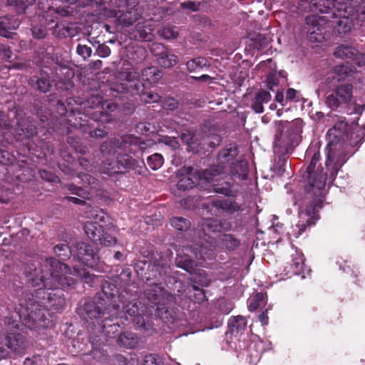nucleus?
Wrapping results in <instances>:
<instances>
[{
  "instance_id": "f03ea898",
  "label": "nucleus",
  "mask_w": 365,
  "mask_h": 365,
  "mask_svg": "<svg viewBox=\"0 0 365 365\" xmlns=\"http://www.w3.org/2000/svg\"><path fill=\"white\" fill-rule=\"evenodd\" d=\"M72 276H77L86 283H93L95 279V276L85 269L74 267L71 269L66 264L51 257L46 258L38 269H35L29 274V281L33 287L43 286V288L36 289L32 297L27 300L35 304L33 306L34 312H38L40 310L43 315L41 327L45 319L43 309L59 311L63 308L65 301L62 291L58 287L73 285L75 279Z\"/></svg>"
},
{
  "instance_id": "a19ab883",
  "label": "nucleus",
  "mask_w": 365,
  "mask_h": 365,
  "mask_svg": "<svg viewBox=\"0 0 365 365\" xmlns=\"http://www.w3.org/2000/svg\"><path fill=\"white\" fill-rule=\"evenodd\" d=\"M163 289L159 285H155L153 289L148 290V298L154 305L160 303V297L162 296Z\"/></svg>"
},
{
  "instance_id": "7c9ffc66",
  "label": "nucleus",
  "mask_w": 365,
  "mask_h": 365,
  "mask_svg": "<svg viewBox=\"0 0 365 365\" xmlns=\"http://www.w3.org/2000/svg\"><path fill=\"white\" fill-rule=\"evenodd\" d=\"M208 61L204 57H197L186 62V67L189 72H195L204 67H209Z\"/></svg>"
},
{
  "instance_id": "4468645a",
  "label": "nucleus",
  "mask_w": 365,
  "mask_h": 365,
  "mask_svg": "<svg viewBox=\"0 0 365 365\" xmlns=\"http://www.w3.org/2000/svg\"><path fill=\"white\" fill-rule=\"evenodd\" d=\"M206 208L210 209L212 215L217 216L223 212L235 213L240 210V206L231 200H212L206 206Z\"/></svg>"
},
{
  "instance_id": "de8ad7c7",
  "label": "nucleus",
  "mask_w": 365,
  "mask_h": 365,
  "mask_svg": "<svg viewBox=\"0 0 365 365\" xmlns=\"http://www.w3.org/2000/svg\"><path fill=\"white\" fill-rule=\"evenodd\" d=\"M222 241L223 245L229 249H235L240 245V242L231 235H223Z\"/></svg>"
},
{
  "instance_id": "f8f14e48",
  "label": "nucleus",
  "mask_w": 365,
  "mask_h": 365,
  "mask_svg": "<svg viewBox=\"0 0 365 365\" xmlns=\"http://www.w3.org/2000/svg\"><path fill=\"white\" fill-rule=\"evenodd\" d=\"M133 138L131 135L123 136L120 140H110L106 141L101 145V152L105 155H112L118 150H126L131 145Z\"/></svg>"
},
{
  "instance_id": "dca6fc26",
  "label": "nucleus",
  "mask_w": 365,
  "mask_h": 365,
  "mask_svg": "<svg viewBox=\"0 0 365 365\" xmlns=\"http://www.w3.org/2000/svg\"><path fill=\"white\" fill-rule=\"evenodd\" d=\"M76 255L87 267H93L96 264L98 257L90 245L78 242L76 247Z\"/></svg>"
},
{
  "instance_id": "09e8293b",
  "label": "nucleus",
  "mask_w": 365,
  "mask_h": 365,
  "mask_svg": "<svg viewBox=\"0 0 365 365\" xmlns=\"http://www.w3.org/2000/svg\"><path fill=\"white\" fill-rule=\"evenodd\" d=\"M124 312L130 317H137L139 314V307L137 302H130L123 307Z\"/></svg>"
},
{
  "instance_id": "72a5a7b5",
  "label": "nucleus",
  "mask_w": 365,
  "mask_h": 365,
  "mask_svg": "<svg viewBox=\"0 0 365 365\" xmlns=\"http://www.w3.org/2000/svg\"><path fill=\"white\" fill-rule=\"evenodd\" d=\"M66 187L68 190L71 191V192L73 194L79 196L80 197H81V198H78L76 197H70V196L66 197V199L68 202H71L77 204V205H81V204L85 203L84 199H86V197L84 196L86 192H84L83 190H82L81 188L78 187L72 184L66 185Z\"/></svg>"
},
{
  "instance_id": "774afa93",
  "label": "nucleus",
  "mask_w": 365,
  "mask_h": 365,
  "mask_svg": "<svg viewBox=\"0 0 365 365\" xmlns=\"http://www.w3.org/2000/svg\"><path fill=\"white\" fill-rule=\"evenodd\" d=\"M107 133L102 129H96L94 130L91 131L90 135L91 137L102 138L106 135Z\"/></svg>"
},
{
  "instance_id": "c756f323",
  "label": "nucleus",
  "mask_w": 365,
  "mask_h": 365,
  "mask_svg": "<svg viewBox=\"0 0 365 365\" xmlns=\"http://www.w3.org/2000/svg\"><path fill=\"white\" fill-rule=\"evenodd\" d=\"M356 54V49L346 44H341L337 46L334 52V55L337 58H353Z\"/></svg>"
},
{
  "instance_id": "4be33fe9",
  "label": "nucleus",
  "mask_w": 365,
  "mask_h": 365,
  "mask_svg": "<svg viewBox=\"0 0 365 365\" xmlns=\"http://www.w3.org/2000/svg\"><path fill=\"white\" fill-rule=\"evenodd\" d=\"M291 261L289 262L290 269L294 274H299L304 269V258L303 254L292 247L291 250Z\"/></svg>"
},
{
  "instance_id": "e433bc0d",
  "label": "nucleus",
  "mask_w": 365,
  "mask_h": 365,
  "mask_svg": "<svg viewBox=\"0 0 365 365\" xmlns=\"http://www.w3.org/2000/svg\"><path fill=\"white\" fill-rule=\"evenodd\" d=\"M158 35L167 40L175 39L178 36V28L174 26H167L158 31Z\"/></svg>"
},
{
  "instance_id": "aec40b11",
  "label": "nucleus",
  "mask_w": 365,
  "mask_h": 365,
  "mask_svg": "<svg viewBox=\"0 0 365 365\" xmlns=\"http://www.w3.org/2000/svg\"><path fill=\"white\" fill-rule=\"evenodd\" d=\"M1 341L6 349H10L14 352L20 353L25 348L24 337L19 333H9L1 339Z\"/></svg>"
},
{
  "instance_id": "8fccbe9b",
  "label": "nucleus",
  "mask_w": 365,
  "mask_h": 365,
  "mask_svg": "<svg viewBox=\"0 0 365 365\" xmlns=\"http://www.w3.org/2000/svg\"><path fill=\"white\" fill-rule=\"evenodd\" d=\"M160 99L159 95L153 92H145L141 96V100L145 103H155L159 101Z\"/></svg>"
},
{
  "instance_id": "e2e57ef3",
  "label": "nucleus",
  "mask_w": 365,
  "mask_h": 365,
  "mask_svg": "<svg viewBox=\"0 0 365 365\" xmlns=\"http://www.w3.org/2000/svg\"><path fill=\"white\" fill-rule=\"evenodd\" d=\"M33 36L36 38H43L46 35V30L42 27H34L32 29Z\"/></svg>"
},
{
  "instance_id": "3c124183",
  "label": "nucleus",
  "mask_w": 365,
  "mask_h": 365,
  "mask_svg": "<svg viewBox=\"0 0 365 365\" xmlns=\"http://www.w3.org/2000/svg\"><path fill=\"white\" fill-rule=\"evenodd\" d=\"M178 106V101L173 98H167L162 101V107L165 110H173Z\"/></svg>"
},
{
  "instance_id": "052dcab7",
  "label": "nucleus",
  "mask_w": 365,
  "mask_h": 365,
  "mask_svg": "<svg viewBox=\"0 0 365 365\" xmlns=\"http://www.w3.org/2000/svg\"><path fill=\"white\" fill-rule=\"evenodd\" d=\"M267 87L269 90L272 91L274 87L278 85V81L274 74H269L266 80Z\"/></svg>"
},
{
  "instance_id": "6ab92c4d",
  "label": "nucleus",
  "mask_w": 365,
  "mask_h": 365,
  "mask_svg": "<svg viewBox=\"0 0 365 365\" xmlns=\"http://www.w3.org/2000/svg\"><path fill=\"white\" fill-rule=\"evenodd\" d=\"M352 17L348 14H336L331 18L329 22L339 34H346L350 31L353 25Z\"/></svg>"
},
{
  "instance_id": "c85d7f7f",
  "label": "nucleus",
  "mask_w": 365,
  "mask_h": 365,
  "mask_svg": "<svg viewBox=\"0 0 365 365\" xmlns=\"http://www.w3.org/2000/svg\"><path fill=\"white\" fill-rule=\"evenodd\" d=\"M136 29L141 40L150 41L152 39L154 26L151 21L147 20L143 22H139L136 25Z\"/></svg>"
},
{
  "instance_id": "6e6552de",
  "label": "nucleus",
  "mask_w": 365,
  "mask_h": 365,
  "mask_svg": "<svg viewBox=\"0 0 365 365\" xmlns=\"http://www.w3.org/2000/svg\"><path fill=\"white\" fill-rule=\"evenodd\" d=\"M118 7L119 9L114 11V16L123 26H130L142 16V7L135 0H119Z\"/></svg>"
},
{
  "instance_id": "7ed1b4c3",
  "label": "nucleus",
  "mask_w": 365,
  "mask_h": 365,
  "mask_svg": "<svg viewBox=\"0 0 365 365\" xmlns=\"http://www.w3.org/2000/svg\"><path fill=\"white\" fill-rule=\"evenodd\" d=\"M336 0H311L304 6L305 10L324 14V16L312 15L306 18L303 31L311 42H320L323 40V25L329 23L331 18L336 14Z\"/></svg>"
},
{
  "instance_id": "680f3d73",
  "label": "nucleus",
  "mask_w": 365,
  "mask_h": 365,
  "mask_svg": "<svg viewBox=\"0 0 365 365\" xmlns=\"http://www.w3.org/2000/svg\"><path fill=\"white\" fill-rule=\"evenodd\" d=\"M0 53L3 58H6L9 61H11L12 52H11L10 48H9L4 45H1L0 46Z\"/></svg>"
},
{
  "instance_id": "b1692460",
  "label": "nucleus",
  "mask_w": 365,
  "mask_h": 365,
  "mask_svg": "<svg viewBox=\"0 0 365 365\" xmlns=\"http://www.w3.org/2000/svg\"><path fill=\"white\" fill-rule=\"evenodd\" d=\"M238 155V148L234 144H230L222 149L217 155V163L222 165H229L232 163L235 157Z\"/></svg>"
},
{
  "instance_id": "2f4dec72",
  "label": "nucleus",
  "mask_w": 365,
  "mask_h": 365,
  "mask_svg": "<svg viewBox=\"0 0 365 365\" xmlns=\"http://www.w3.org/2000/svg\"><path fill=\"white\" fill-rule=\"evenodd\" d=\"M162 77V73L155 66L145 68L142 71V78L150 83L157 82Z\"/></svg>"
},
{
  "instance_id": "473e14b6",
  "label": "nucleus",
  "mask_w": 365,
  "mask_h": 365,
  "mask_svg": "<svg viewBox=\"0 0 365 365\" xmlns=\"http://www.w3.org/2000/svg\"><path fill=\"white\" fill-rule=\"evenodd\" d=\"M178 61V57L168 51H162L158 58V63L164 68H170L175 65Z\"/></svg>"
},
{
  "instance_id": "20e7f679",
  "label": "nucleus",
  "mask_w": 365,
  "mask_h": 365,
  "mask_svg": "<svg viewBox=\"0 0 365 365\" xmlns=\"http://www.w3.org/2000/svg\"><path fill=\"white\" fill-rule=\"evenodd\" d=\"M32 302L26 301L21 303L14 312L6 316L4 324L11 329H19L20 322L30 329H38L43 315L39 311L34 312Z\"/></svg>"
},
{
  "instance_id": "ea45409f",
  "label": "nucleus",
  "mask_w": 365,
  "mask_h": 365,
  "mask_svg": "<svg viewBox=\"0 0 365 365\" xmlns=\"http://www.w3.org/2000/svg\"><path fill=\"white\" fill-rule=\"evenodd\" d=\"M170 225L178 230H186L190 226V222L181 217H173L170 220Z\"/></svg>"
},
{
  "instance_id": "58836bf2",
  "label": "nucleus",
  "mask_w": 365,
  "mask_h": 365,
  "mask_svg": "<svg viewBox=\"0 0 365 365\" xmlns=\"http://www.w3.org/2000/svg\"><path fill=\"white\" fill-rule=\"evenodd\" d=\"M36 0H8V4L14 7L17 13H24L26 9L34 4Z\"/></svg>"
},
{
  "instance_id": "603ef678",
  "label": "nucleus",
  "mask_w": 365,
  "mask_h": 365,
  "mask_svg": "<svg viewBox=\"0 0 365 365\" xmlns=\"http://www.w3.org/2000/svg\"><path fill=\"white\" fill-rule=\"evenodd\" d=\"M192 289L194 291H195V293L194 294L193 296L194 302L198 304L204 302L206 300V296L204 291L201 289H199L195 285L192 286Z\"/></svg>"
},
{
  "instance_id": "1a4fd4ad",
  "label": "nucleus",
  "mask_w": 365,
  "mask_h": 365,
  "mask_svg": "<svg viewBox=\"0 0 365 365\" xmlns=\"http://www.w3.org/2000/svg\"><path fill=\"white\" fill-rule=\"evenodd\" d=\"M64 68H57L55 73L51 72L49 73L48 71H51V69L46 68L41 71L40 73V76H34L29 79V84L34 87L35 89L38 90L39 91H41L43 93L48 92L51 87V81L57 82L56 86L58 88L60 87L59 83H61V73L58 72L60 71L62 73V71Z\"/></svg>"
},
{
  "instance_id": "bf43d9fd",
  "label": "nucleus",
  "mask_w": 365,
  "mask_h": 365,
  "mask_svg": "<svg viewBox=\"0 0 365 365\" xmlns=\"http://www.w3.org/2000/svg\"><path fill=\"white\" fill-rule=\"evenodd\" d=\"M99 241H98V244H101L105 246H111L114 244H115L116 240L114 237L108 235H103L102 233V236L100 237Z\"/></svg>"
},
{
  "instance_id": "423d86ee",
  "label": "nucleus",
  "mask_w": 365,
  "mask_h": 365,
  "mask_svg": "<svg viewBox=\"0 0 365 365\" xmlns=\"http://www.w3.org/2000/svg\"><path fill=\"white\" fill-rule=\"evenodd\" d=\"M105 303L99 302L98 304L94 302H88L85 303L83 306V310L85 312L84 319L87 321L91 320L93 319H97L101 314H105L107 313L109 317H106L105 321L102 324V329L103 331L109 334L110 331L113 333L117 331V325L113 324L112 325H107L106 322L110 317H119V306L116 304H108L106 307H105V311L103 312H101V308Z\"/></svg>"
},
{
  "instance_id": "f704fd0d",
  "label": "nucleus",
  "mask_w": 365,
  "mask_h": 365,
  "mask_svg": "<svg viewBox=\"0 0 365 365\" xmlns=\"http://www.w3.org/2000/svg\"><path fill=\"white\" fill-rule=\"evenodd\" d=\"M247 323L246 318L242 316L232 317L228 322V324L232 332L235 331L239 332L244 330L247 327Z\"/></svg>"
},
{
  "instance_id": "bb28decb",
  "label": "nucleus",
  "mask_w": 365,
  "mask_h": 365,
  "mask_svg": "<svg viewBox=\"0 0 365 365\" xmlns=\"http://www.w3.org/2000/svg\"><path fill=\"white\" fill-rule=\"evenodd\" d=\"M354 68L350 66L348 63L337 66L334 68L333 73L331 76L327 78V80L331 78L339 81L344 79L346 77L351 76L354 73Z\"/></svg>"
},
{
  "instance_id": "9b49d317",
  "label": "nucleus",
  "mask_w": 365,
  "mask_h": 365,
  "mask_svg": "<svg viewBox=\"0 0 365 365\" xmlns=\"http://www.w3.org/2000/svg\"><path fill=\"white\" fill-rule=\"evenodd\" d=\"M274 141L276 147L287 149L293 145V128L288 121L277 120L274 122Z\"/></svg>"
},
{
  "instance_id": "79ce46f5",
  "label": "nucleus",
  "mask_w": 365,
  "mask_h": 365,
  "mask_svg": "<svg viewBox=\"0 0 365 365\" xmlns=\"http://www.w3.org/2000/svg\"><path fill=\"white\" fill-rule=\"evenodd\" d=\"M147 161L150 168L153 170H156L163 165V157L159 153H155L148 156Z\"/></svg>"
},
{
  "instance_id": "39448f33",
  "label": "nucleus",
  "mask_w": 365,
  "mask_h": 365,
  "mask_svg": "<svg viewBox=\"0 0 365 365\" xmlns=\"http://www.w3.org/2000/svg\"><path fill=\"white\" fill-rule=\"evenodd\" d=\"M222 225L220 222L212 218H207L202 220L201 223L200 229H195L194 230L195 241L198 240L199 247L195 248H186L187 252L185 255H188V252H190L197 258H205L207 255V251L210 250L211 247H214L212 244V240L210 239L208 234L209 232H221Z\"/></svg>"
},
{
  "instance_id": "c9c22d12",
  "label": "nucleus",
  "mask_w": 365,
  "mask_h": 365,
  "mask_svg": "<svg viewBox=\"0 0 365 365\" xmlns=\"http://www.w3.org/2000/svg\"><path fill=\"white\" fill-rule=\"evenodd\" d=\"M118 343L125 348H133L137 344V339L132 333H124L119 335Z\"/></svg>"
},
{
  "instance_id": "49530a36",
  "label": "nucleus",
  "mask_w": 365,
  "mask_h": 365,
  "mask_svg": "<svg viewBox=\"0 0 365 365\" xmlns=\"http://www.w3.org/2000/svg\"><path fill=\"white\" fill-rule=\"evenodd\" d=\"M264 301V295L262 293H257L255 294L252 301L250 303L248 309L250 312L256 310L259 307Z\"/></svg>"
},
{
  "instance_id": "4d7b16f0",
  "label": "nucleus",
  "mask_w": 365,
  "mask_h": 365,
  "mask_svg": "<svg viewBox=\"0 0 365 365\" xmlns=\"http://www.w3.org/2000/svg\"><path fill=\"white\" fill-rule=\"evenodd\" d=\"M110 53V48L105 43L100 44L96 49V53L101 58L109 56Z\"/></svg>"
},
{
  "instance_id": "393cba45",
  "label": "nucleus",
  "mask_w": 365,
  "mask_h": 365,
  "mask_svg": "<svg viewBox=\"0 0 365 365\" xmlns=\"http://www.w3.org/2000/svg\"><path fill=\"white\" fill-rule=\"evenodd\" d=\"M20 24V21L14 16H5L0 18V35L9 37L11 31L16 30Z\"/></svg>"
},
{
  "instance_id": "a878e982",
  "label": "nucleus",
  "mask_w": 365,
  "mask_h": 365,
  "mask_svg": "<svg viewBox=\"0 0 365 365\" xmlns=\"http://www.w3.org/2000/svg\"><path fill=\"white\" fill-rule=\"evenodd\" d=\"M228 175H231L241 180L247 178L248 175V164L245 160H237L227 166Z\"/></svg>"
},
{
  "instance_id": "69168bd1",
  "label": "nucleus",
  "mask_w": 365,
  "mask_h": 365,
  "mask_svg": "<svg viewBox=\"0 0 365 365\" xmlns=\"http://www.w3.org/2000/svg\"><path fill=\"white\" fill-rule=\"evenodd\" d=\"M353 60L359 66L365 65V53H359L356 51V54L353 57Z\"/></svg>"
},
{
  "instance_id": "9d476101",
  "label": "nucleus",
  "mask_w": 365,
  "mask_h": 365,
  "mask_svg": "<svg viewBox=\"0 0 365 365\" xmlns=\"http://www.w3.org/2000/svg\"><path fill=\"white\" fill-rule=\"evenodd\" d=\"M334 9L340 14H348L359 21H365V0H336Z\"/></svg>"
},
{
  "instance_id": "5fc2aeb1",
  "label": "nucleus",
  "mask_w": 365,
  "mask_h": 365,
  "mask_svg": "<svg viewBox=\"0 0 365 365\" xmlns=\"http://www.w3.org/2000/svg\"><path fill=\"white\" fill-rule=\"evenodd\" d=\"M76 52L84 58H88L92 54V49L86 45H78Z\"/></svg>"
},
{
  "instance_id": "f3484780",
  "label": "nucleus",
  "mask_w": 365,
  "mask_h": 365,
  "mask_svg": "<svg viewBox=\"0 0 365 365\" xmlns=\"http://www.w3.org/2000/svg\"><path fill=\"white\" fill-rule=\"evenodd\" d=\"M119 77L130 83V89L133 94H139L143 84L140 82V73L134 68L121 71Z\"/></svg>"
},
{
  "instance_id": "c03bdc74",
  "label": "nucleus",
  "mask_w": 365,
  "mask_h": 365,
  "mask_svg": "<svg viewBox=\"0 0 365 365\" xmlns=\"http://www.w3.org/2000/svg\"><path fill=\"white\" fill-rule=\"evenodd\" d=\"M181 140L189 146L192 147L195 145H200L201 143H198L197 136L192 132L186 130L182 133L180 135Z\"/></svg>"
},
{
  "instance_id": "0e129e2a",
  "label": "nucleus",
  "mask_w": 365,
  "mask_h": 365,
  "mask_svg": "<svg viewBox=\"0 0 365 365\" xmlns=\"http://www.w3.org/2000/svg\"><path fill=\"white\" fill-rule=\"evenodd\" d=\"M200 4L195 1H186L181 4V7L191 11H197L199 9Z\"/></svg>"
},
{
  "instance_id": "37998d69",
  "label": "nucleus",
  "mask_w": 365,
  "mask_h": 365,
  "mask_svg": "<svg viewBox=\"0 0 365 365\" xmlns=\"http://www.w3.org/2000/svg\"><path fill=\"white\" fill-rule=\"evenodd\" d=\"M262 343L255 342L249 346L248 351L252 360H259L262 352Z\"/></svg>"
},
{
  "instance_id": "13d9d810",
  "label": "nucleus",
  "mask_w": 365,
  "mask_h": 365,
  "mask_svg": "<svg viewBox=\"0 0 365 365\" xmlns=\"http://www.w3.org/2000/svg\"><path fill=\"white\" fill-rule=\"evenodd\" d=\"M269 38L264 36L262 34H258L256 36L255 41H256V46L255 47L257 49H261L264 46H267L269 43Z\"/></svg>"
},
{
  "instance_id": "338daca9",
  "label": "nucleus",
  "mask_w": 365,
  "mask_h": 365,
  "mask_svg": "<svg viewBox=\"0 0 365 365\" xmlns=\"http://www.w3.org/2000/svg\"><path fill=\"white\" fill-rule=\"evenodd\" d=\"M79 178H81L84 183L91 185L94 183L95 178L87 173H81L78 175Z\"/></svg>"
},
{
  "instance_id": "864d4df0",
  "label": "nucleus",
  "mask_w": 365,
  "mask_h": 365,
  "mask_svg": "<svg viewBox=\"0 0 365 365\" xmlns=\"http://www.w3.org/2000/svg\"><path fill=\"white\" fill-rule=\"evenodd\" d=\"M53 250L57 255L63 256L64 257H67L68 256V253H71L72 252L67 245L63 244L56 245L53 248Z\"/></svg>"
},
{
  "instance_id": "a211bd4d",
  "label": "nucleus",
  "mask_w": 365,
  "mask_h": 365,
  "mask_svg": "<svg viewBox=\"0 0 365 365\" xmlns=\"http://www.w3.org/2000/svg\"><path fill=\"white\" fill-rule=\"evenodd\" d=\"M116 162L118 170L121 168H128L132 169L139 174L143 173L144 167L143 161L133 159L128 154H118Z\"/></svg>"
},
{
  "instance_id": "f257e3e1",
  "label": "nucleus",
  "mask_w": 365,
  "mask_h": 365,
  "mask_svg": "<svg viewBox=\"0 0 365 365\" xmlns=\"http://www.w3.org/2000/svg\"><path fill=\"white\" fill-rule=\"evenodd\" d=\"M342 133L339 127L334 125L327 132V153L326 167L329 173H322V170L317 168L319 160V152H315L312 156V160L307 168V185L306 190L313 198V204L307 206L304 211L299 212L300 221L293 227V235L298 237L306 229L315 223L316 213L322 207L325 195L326 180L333 181L339 169L345 163L348 157L345 152V145L341 140Z\"/></svg>"
},
{
  "instance_id": "ddd939ff",
  "label": "nucleus",
  "mask_w": 365,
  "mask_h": 365,
  "mask_svg": "<svg viewBox=\"0 0 365 365\" xmlns=\"http://www.w3.org/2000/svg\"><path fill=\"white\" fill-rule=\"evenodd\" d=\"M193 168L187 167L180 170L178 174L180 180L177 183L178 190H186L192 188L202 180L200 173L196 175L193 173Z\"/></svg>"
},
{
  "instance_id": "2eb2a0df",
  "label": "nucleus",
  "mask_w": 365,
  "mask_h": 365,
  "mask_svg": "<svg viewBox=\"0 0 365 365\" xmlns=\"http://www.w3.org/2000/svg\"><path fill=\"white\" fill-rule=\"evenodd\" d=\"M200 175L201 179H204L205 181L215 185V182L219 183L220 181L228 177L227 166L218 163L203 170Z\"/></svg>"
},
{
  "instance_id": "0eeeda50",
  "label": "nucleus",
  "mask_w": 365,
  "mask_h": 365,
  "mask_svg": "<svg viewBox=\"0 0 365 365\" xmlns=\"http://www.w3.org/2000/svg\"><path fill=\"white\" fill-rule=\"evenodd\" d=\"M353 85L344 83L336 85L325 96V104L330 109L336 110L349 106L354 101Z\"/></svg>"
},
{
  "instance_id": "6e6d98bb",
  "label": "nucleus",
  "mask_w": 365,
  "mask_h": 365,
  "mask_svg": "<svg viewBox=\"0 0 365 365\" xmlns=\"http://www.w3.org/2000/svg\"><path fill=\"white\" fill-rule=\"evenodd\" d=\"M143 365H163V362L158 356L148 354L145 357Z\"/></svg>"
},
{
  "instance_id": "a18cd8bd",
  "label": "nucleus",
  "mask_w": 365,
  "mask_h": 365,
  "mask_svg": "<svg viewBox=\"0 0 365 365\" xmlns=\"http://www.w3.org/2000/svg\"><path fill=\"white\" fill-rule=\"evenodd\" d=\"M221 143V138L218 135H210L202 138V144L208 145L210 148H214L219 145Z\"/></svg>"
},
{
  "instance_id": "cd10ccee",
  "label": "nucleus",
  "mask_w": 365,
  "mask_h": 365,
  "mask_svg": "<svg viewBox=\"0 0 365 365\" xmlns=\"http://www.w3.org/2000/svg\"><path fill=\"white\" fill-rule=\"evenodd\" d=\"M84 232L94 243L98 244L103 232L102 226L97 222H87L83 226Z\"/></svg>"
},
{
  "instance_id": "4c0bfd02",
  "label": "nucleus",
  "mask_w": 365,
  "mask_h": 365,
  "mask_svg": "<svg viewBox=\"0 0 365 365\" xmlns=\"http://www.w3.org/2000/svg\"><path fill=\"white\" fill-rule=\"evenodd\" d=\"M177 265L186 270L187 272L192 273L194 270V267L196 265L195 261L192 259L191 256L183 258L178 254V257L176 261Z\"/></svg>"
},
{
  "instance_id": "5701e85b",
  "label": "nucleus",
  "mask_w": 365,
  "mask_h": 365,
  "mask_svg": "<svg viewBox=\"0 0 365 365\" xmlns=\"http://www.w3.org/2000/svg\"><path fill=\"white\" fill-rule=\"evenodd\" d=\"M272 96L269 91L261 89L256 93L251 108L255 113H262L264 112L263 104L269 102Z\"/></svg>"
},
{
  "instance_id": "412c9836",
  "label": "nucleus",
  "mask_w": 365,
  "mask_h": 365,
  "mask_svg": "<svg viewBox=\"0 0 365 365\" xmlns=\"http://www.w3.org/2000/svg\"><path fill=\"white\" fill-rule=\"evenodd\" d=\"M11 114L16 115L17 132L20 135L22 134L26 138H30L35 134L36 128L28 119L23 118L22 116H20L21 114L17 113L16 111L10 112L9 115Z\"/></svg>"
}]
</instances>
